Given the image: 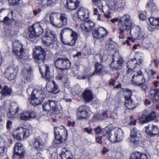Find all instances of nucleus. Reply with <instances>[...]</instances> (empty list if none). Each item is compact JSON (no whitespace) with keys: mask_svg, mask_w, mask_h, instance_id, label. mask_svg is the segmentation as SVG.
<instances>
[{"mask_svg":"<svg viewBox=\"0 0 159 159\" xmlns=\"http://www.w3.org/2000/svg\"><path fill=\"white\" fill-rule=\"evenodd\" d=\"M46 97L45 92L41 90L34 89L31 93V103L34 106L41 103Z\"/></svg>","mask_w":159,"mask_h":159,"instance_id":"nucleus-7","label":"nucleus"},{"mask_svg":"<svg viewBox=\"0 0 159 159\" xmlns=\"http://www.w3.org/2000/svg\"><path fill=\"white\" fill-rule=\"evenodd\" d=\"M142 62V60L139 59L138 61L136 60L135 58L131 59L126 64V66L128 68L127 72L130 73L131 72H134V69L136 68L135 64L136 65H139L141 64Z\"/></svg>","mask_w":159,"mask_h":159,"instance_id":"nucleus-17","label":"nucleus"},{"mask_svg":"<svg viewBox=\"0 0 159 159\" xmlns=\"http://www.w3.org/2000/svg\"><path fill=\"white\" fill-rule=\"evenodd\" d=\"M66 5L69 9L73 10H75L78 6L79 2L66 1Z\"/></svg>","mask_w":159,"mask_h":159,"instance_id":"nucleus-37","label":"nucleus"},{"mask_svg":"<svg viewBox=\"0 0 159 159\" xmlns=\"http://www.w3.org/2000/svg\"><path fill=\"white\" fill-rule=\"evenodd\" d=\"M41 154L40 153H38L36 155L34 156L33 157V159H43V158L41 156Z\"/></svg>","mask_w":159,"mask_h":159,"instance_id":"nucleus-62","label":"nucleus"},{"mask_svg":"<svg viewBox=\"0 0 159 159\" xmlns=\"http://www.w3.org/2000/svg\"><path fill=\"white\" fill-rule=\"evenodd\" d=\"M72 39L70 40V36L63 38V36H60V39L61 42L64 44L68 45L69 46H73L75 44L77 38V34L75 32H73L70 35Z\"/></svg>","mask_w":159,"mask_h":159,"instance_id":"nucleus-14","label":"nucleus"},{"mask_svg":"<svg viewBox=\"0 0 159 159\" xmlns=\"http://www.w3.org/2000/svg\"><path fill=\"white\" fill-rule=\"evenodd\" d=\"M130 159H148V157L147 155L144 153L136 152L132 153Z\"/></svg>","mask_w":159,"mask_h":159,"instance_id":"nucleus-33","label":"nucleus"},{"mask_svg":"<svg viewBox=\"0 0 159 159\" xmlns=\"http://www.w3.org/2000/svg\"><path fill=\"white\" fill-rule=\"evenodd\" d=\"M115 134L117 142L121 141L123 138V132L120 129H118L115 131Z\"/></svg>","mask_w":159,"mask_h":159,"instance_id":"nucleus-36","label":"nucleus"},{"mask_svg":"<svg viewBox=\"0 0 159 159\" xmlns=\"http://www.w3.org/2000/svg\"><path fill=\"white\" fill-rule=\"evenodd\" d=\"M51 110L54 112H57L61 110V107L58 104L56 101H49Z\"/></svg>","mask_w":159,"mask_h":159,"instance_id":"nucleus-34","label":"nucleus"},{"mask_svg":"<svg viewBox=\"0 0 159 159\" xmlns=\"http://www.w3.org/2000/svg\"><path fill=\"white\" fill-rule=\"evenodd\" d=\"M95 70L92 74L89 75L90 77L94 75H100L104 72V69L103 66L99 62H96L94 65Z\"/></svg>","mask_w":159,"mask_h":159,"instance_id":"nucleus-23","label":"nucleus"},{"mask_svg":"<svg viewBox=\"0 0 159 159\" xmlns=\"http://www.w3.org/2000/svg\"><path fill=\"white\" fill-rule=\"evenodd\" d=\"M156 117L155 112L150 110L146 109L142 111L140 119L142 123H144L154 120Z\"/></svg>","mask_w":159,"mask_h":159,"instance_id":"nucleus-10","label":"nucleus"},{"mask_svg":"<svg viewBox=\"0 0 159 159\" xmlns=\"http://www.w3.org/2000/svg\"><path fill=\"white\" fill-rule=\"evenodd\" d=\"M54 135H59L60 136H62L65 134L66 136L67 134L66 130L63 126L56 127L54 128Z\"/></svg>","mask_w":159,"mask_h":159,"instance_id":"nucleus-29","label":"nucleus"},{"mask_svg":"<svg viewBox=\"0 0 159 159\" xmlns=\"http://www.w3.org/2000/svg\"><path fill=\"white\" fill-rule=\"evenodd\" d=\"M43 108L44 111H49L51 110L49 101H47L43 104Z\"/></svg>","mask_w":159,"mask_h":159,"instance_id":"nucleus-48","label":"nucleus"},{"mask_svg":"<svg viewBox=\"0 0 159 159\" xmlns=\"http://www.w3.org/2000/svg\"><path fill=\"white\" fill-rule=\"evenodd\" d=\"M45 1L44 0H37V3L39 4H41L43 7H47L46 5V3H45Z\"/></svg>","mask_w":159,"mask_h":159,"instance_id":"nucleus-57","label":"nucleus"},{"mask_svg":"<svg viewBox=\"0 0 159 159\" xmlns=\"http://www.w3.org/2000/svg\"><path fill=\"white\" fill-rule=\"evenodd\" d=\"M50 22L54 27L60 28L66 25L68 23L67 18L64 14L57 12L51 13L49 16Z\"/></svg>","mask_w":159,"mask_h":159,"instance_id":"nucleus-3","label":"nucleus"},{"mask_svg":"<svg viewBox=\"0 0 159 159\" xmlns=\"http://www.w3.org/2000/svg\"><path fill=\"white\" fill-rule=\"evenodd\" d=\"M4 146L2 145L1 146H0V157L2 156L3 154L4 150Z\"/></svg>","mask_w":159,"mask_h":159,"instance_id":"nucleus-64","label":"nucleus"},{"mask_svg":"<svg viewBox=\"0 0 159 159\" xmlns=\"http://www.w3.org/2000/svg\"><path fill=\"white\" fill-rule=\"evenodd\" d=\"M11 89L7 86H4L1 91V93L3 96L10 95L11 92Z\"/></svg>","mask_w":159,"mask_h":159,"instance_id":"nucleus-38","label":"nucleus"},{"mask_svg":"<svg viewBox=\"0 0 159 159\" xmlns=\"http://www.w3.org/2000/svg\"><path fill=\"white\" fill-rule=\"evenodd\" d=\"M29 120H30L32 118H35L36 116L35 113L34 111H31L30 112H29Z\"/></svg>","mask_w":159,"mask_h":159,"instance_id":"nucleus-61","label":"nucleus"},{"mask_svg":"<svg viewBox=\"0 0 159 159\" xmlns=\"http://www.w3.org/2000/svg\"><path fill=\"white\" fill-rule=\"evenodd\" d=\"M118 9L123 8L125 6V2L123 0H117Z\"/></svg>","mask_w":159,"mask_h":159,"instance_id":"nucleus-54","label":"nucleus"},{"mask_svg":"<svg viewBox=\"0 0 159 159\" xmlns=\"http://www.w3.org/2000/svg\"><path fill=\"white\" fill-rule=\"evenodd\" d=\"M43 43L48 46H53L57 40L56 37H52L49 38H42Z\"/></svg>","mask_w":159,"mask_h":159,"instance_id":"nucleus-32","label":"nucleus"},{"mask_svg":"<svg viewBox=\"0 0 159 159\" xmlns=\"http://www.w3.org/2000/svg\"><path fill=\"white\" fill-rule=\"evenodd\" d=\"M32 72V67L30 65L27 64L25 65L22 69L21 74L27 82L30 81L31 80Z\"/></svg>","mask_w":159,"mask_h":159,"instance_id":"nucleus-15","label":"nucleus"},{"mask_svg":"<svg viewBox=\"0 0 159 159\" xmlns=\"http://www.w3.org/2000/svg\"><path fill=\"white\" fill-rule=\"evenodd\" d=\"M33 56L35 62L39 65V70L41 73L43 70L40 66L44 64V61L45 56V52L41 46L35 47L33 49Z\"/></svg>","mask_w":159,"mask_h":159,"instance_id":"nucleus-5","label":"nucleus"},{"mask_svg":"<svg viewBox=\"0 0 159 159\" xmlns=\"http://www.w3.org/2000/svg\"><path fill=\"white\" fill-rule=\"evenodd\" d=\"M60 156L61 159H72V158L71 152L66 147L62 148Z\"/></svg>","mask_w":159,"mask_h":159,"instance_id":"nucleus-27","label":"nucleus"},{"mask_svg":"<svg viewBox=\"0 0 159 159\" xmlns=\"http://www.w3.org/2000/svg\"><path fill=\"white\" fill-rule=\"evenodd\" d=\"M42 25L39 23L35 24L29 28L28 34L32 41L36 42L38 40L39 37L43 32Z\"/></svg>","mask_w":159,"mask_h":159,"instance_id":"nucleus-6","label":"nucleus"},{"mask_svg":"<svg viewBox=\"0 0 159 159\" xmlns=\"http://www.w3.org/2000/svg\"><path fill=\"white\" fill-rule=\"evenodd\" d=\"M52 86L49 85L47 86V90L50 92L55 94L58 93L60 91L59 86L54 81H52Z\"/></svg>","mask_w":159,"mask_h":159,"instance_id":"nucleus-30","label":"nucleus"},{"mask_svg":"<svg viewBox=\"0 0 159 159\" xmlns=\"http://www.w3.org/2000/svg\"><path fill=\"white\" fill-rule=\"evenodd\" d=\"M150 97L154 102H159V89H152L150 91Z\"/></svg>","mask_w":159,"mask_h":159,"instance_id":"nucleus-26","label":"nucleus"},{"mask_svg":"<svg viewBox=\"0 0 159 159\" xmlns=\"http://www.w3.org/2000/svg\"><path fill=\"white\" fill-rule=\"evenodd\" d=\"M55 0H47L46 2V5L47 7L51 6L53 5Z\"/></svg>","mask_w":159,"mask_h":159,"instance_id":"nucleus-60","label":"nucleus"},{"mask_svg":"<svg viewBox=\"0 0 159 159\" xmlns=\"http://www.w3.org/2000/svg\"><path fill=\"white\" fill-rule=\"evenodd\" d=\"M55 139L54 142L57 144H61L63 143V140L62 136L59 135H54Z\"/></svg>","mask_w":159,"mask_h":159,"instance_id":"nucleus-43","label":"nucleus"},{"mask_svg":"<svg viewBox=\"0 0 159 159\" xmlns=\"http://www.w3.org/2000/svg\"><path fill=\"white\" fill-rule=\"evenodd\" d=\"M12 52L20 59L23 58L24 54V49L23 46L18 40H16L12 43Z\"/></svg>","mask_w":159,"mask_h":159,"instance_id":"nucleus-9","label":"nucleus"},{"mask_svg":"<svg viewBox=\"0 0 159 159\" xmlns=\"http://www.w3.org/2000/svg\"><path fill=\"white\" fill-rule=\"evenodd\" d=\"M73 32H75L73 31L72 30L68 28H65L61 30V32L60 34V36H63L64 34H71V33Z\"/></svg>","mask_w":159,"mask_h":159,"instance_id":"nucleus-45","label":"nucleus"},{"mask_svg":"<svg viewBox=\"0 0 159 159\" xmlns=\"http://www.w3.org/2000/svg\"><path fill=\"white\" fill-rule=\"evenodd\" d=\"M114 42L112 41L111 38L109 39L108 40L107 43L106 45V48L108 49H112L113 47Z\"/></svg>","mask_w":159,"mask_h":159,"instance_id":"nucleus-51","label":"nucleus"},{"mask_svg":"<svg viewBox=\"0 0 159 159\" xmlns=\"http://www.w3.org/2000/svg\"><path fill=\"white\" fill-rule=\"evenodd\" d=\"M97 118L99 120H101L109 117L106 111L100 112L97 115Z\"/></svg>","mask_w":159,"mask_h":159,"instance_id":"nucleus-49","label":"nucleus"},{"mask_svg":"<svg viewBox=\"0 0 159 159\" xmlns=\"http://www.w3.org/2000/svg\"><path fill=\"white\" fill-rule=\"evenodd\" d=\"M94 130L95 132V133L96 134H99L103 133V135H105V134H106L105 132H106V128L103 130H101L100 127L99 126H98L97 128H95Z\"/></svg>","mask_w":159,"mask_h":159,"instance_id":"nucleus-50","label":"nucleus"},{"mask_svg":"<svg viewBox=\"0 0 159 159\" xmlns=\"http://www.w3.org/2000/svg\"><path fill=\"white\" fill-rule=\"evenodd\" d=\"M88 113L86 111V107L82 106L78 108L77 113V117L79 119H85L87 117Z\"/></svg>","mask_w":159,"mask_h":159,"instance_id":"nucleus-24","label":"nucleus"},{"mask_svg":"<svg viewBox=\"0 0 159 159\" xmlns=\"http://www.w3.org/2000/svg\"><path fill=\"white\" fill-rule=\"evenodd\" d=\"M126 17L128 18H129L130 20L131 27L129 32L131 37H129L125 42L123 43L124 44H127L128 46L130 45L129 40H131L133 42H134V39H142L144 35L143 33L141 31L140 27L138 26L134 25L133 21L132 20L130 16L128 14H126Z\"/></svg>","mask_w":159,"mask_h":159,"instance_id":"nucleus-1","label":"nucleus"},{"mask_svg":"<svg viewBox=\"0 0 159 159\" xmlns=\"http://www.w3.org/2000/svg\"><path fill=\"white\" fill-rule=\"evenodd\" d=\"M45 78L47 80H50L52 77L51 75L50 74V70L48 66L45 65Z\"/></svg>","mask_w":159,"mask_h":159,"instance_id":"nucleus-46","label":"nucleus"},{"mask_svg":"<svg viewBox=\"0 0 159 159\" xmlns=\"http://www.w3.org/2000/svg\"><path fill=\"white\" fill-rule=\"evenodd\" d=\"M147 6L150 8H151L152 9L155 10L156 8V7L153 2L151 0L150 1L149 3L147 5Z\"/></svg>","mask_w":159,"mask_h":159,"instance_id":"nucleus-56","label":"nucleus"},{"mask_svg":"<svg viewBox=\"0 0 159 159\" xmlns=\"http://www.w3.org/2000/svg\"><path fill=\"white\" fill-rule=\"evenodd\" d=\"M117 0L111 1L108 4L109 8L113 11H116L118 9Z\"/></svg>","mask_w":159,"mask_h":159,"instance_id":"nucleus-40","label":"nucleus"},{"mask_svg":"<svg viewBox=\"0 0 159 159\" xmlns=\"http://www.w3.org/2000/svg\"><path fill=\"white\" fill-rule=\"evenodd\" d=\"M93 2L96 5H97L99 8L102 11L104 12L102 8H103L102 3L101 0H92Z\"/></svg>","mask_w":159,"mask_h":159,"instance_id":"nucleus-47","label":"nucleus"},{"mask_svg":"<svg viewBox=\"0 0 159 159\" xmlns=\"http://www.w3.org/2000/svg\"><path fill=\"white\" fill-rule=\"evenodd\" d=\"M15 68L13 66L8 67L4 73L5 77L9 80H14L16 77V72H15Z\"/></svg>","mask_w":159,"mask_h":159,"instance_id":"nucleus-21","label":"nucleus"},{"mask_svg":"<svg viewBox=\"0 0 159 159\" xmlns=\"http://www.w3.org/2000/svg\"><path fill=\"white\" fill-rule=\"evenodd\" d=\"M20 0H10V4L11 5H18Z\"/></svg>","mask_w":159,"mask_h":159,"instance_id":"nucleus-58","label":"nucleus"},{"mask_svg":"<svg viewBox=\"0 0 159 159\" xmlns=\"http://www.w3.org/2000/svg\"><path fill=\"white\" fill-rule=\"evenodd\" d=\"M94 24L93 22L87 21L81 24L80 28L82 31L84 32L91 31L94 28Z\"/></svg>","mask_w":159,"mask_h":159,"instance_id":"nucleus-19","label":"nucleus"},{"mask_svg":"<svg viewBox=\"0 0 159 159\" xmlns=\"http://www.w3.org/2000/svg\"><path fill=\"white\" fill-rule=\"evenodd\" d=\"M125 105L129 109H133L134 108V105L132 102V100L131 99L125 100Z\"/></svg>","mask_w":159,"mask_h":159,"instance_id":"nucleus-44","label":"nucleus"},{"mask_svg":"<svg viewBox=\"0 0 159 159\" xmlns=\"http://www.w3.org/2000/svg\"><path fill=\"white\" fill-rule=\"evenodd\" d=\"M20 119L22 120H29V111H25L20 113Z\"/></svg>","mask_w":159,"mask_h":159,"instance_id":"nucleus-42","label":"nucleus"},{"mask_svg":"<svg viewBox=\"0 0 159 159\" xmlns=\"http://www.w3.org/2000/svg\"><path fill=\"white\" fill-rule=\"evenodd\" d=\"M20 109L17 106L12 105L10 108L9 112L7 114V117L10 118H17L19 117L18 112Z\"/></svg>","mask_w":159,"mask_h":159,"instance_id":"nucleus-20","label":"nucleus"},{"mask_svg":"<svg viewBox=\"0 0 159 159\" xmlns=\"http://www.w3.org/2000/svg\"><path fill=\"white\" fill-rule=\"evenodd\" d=\"M84 8L81 7L79 8L77 12V16L79 19L84 21L88 19L89 17L88 12Z\"/></svg>","mask_w":159,"mask_h":159,"instance_id":"nucleus-22","label":"nucleus"},{"mask_svg":"<svg viewBox=\"0 0 159 159\" xmlns=\"http://www.w3.org/2000/svg\"><path fill=\"white\" fill-rule=\"evenodd\" d=\"M151 25L155 27H159V18L152 17L148 19Z\"/></svg>","mask_w":159,"mask_h":159,"instance_id":"nucleus-39","label":"nucleus"},{"mask_svg":"<svg viewBox=\"0 0 159 159\" xmlns=\"http://www.w3.org/2000/svg\"><path fill=\"white\" fill-rule=\"evenodd\" d=\"M23 132H25L23 134V139H25L28 137L30 134L29 130L21 127L14 131L12 134L14 138L17 140H21L22 139V137L20 134L23 133Z\"/></svg>","mask_w":159,"mask_h":159,"instance_id":"nucleus-12","label":"nucleus"},{"mask_svg":"<svg viewBox=\"0 0 159 159\" xmlns=\"http://www.w3.org/2000/svg\"><path fill=\"white\" fill-rule=\"evenodd\" d=\"M3 111V108L2 107L0 106V129H2L3 128V124L4 121L2 119V118Z\"/></svg>","mask_w":159,"mask_h":159,"instance_id":"nucleus-52","label":"nucleus"},{"mask_svg":"<svg viewBox=\"0 0 159 159\" xmlns=\"http://www.w3.org/2000/svg\"><path fill=\"white\" fill-rule=\"evenodd\" d=\"M145 78L141 70H139L132 76L131 84L134 86H140L145 83Z\"/></svg>","mask_w":159,"mask_h":159,"instance_id":"nucleus-8","label":"nucleus"},{"mask_svg":"<svg viewBox=\"0 0 159 159\" xmlns=\"http://www.w3.org/2000/svg\"><path fill=\"white\" fill-rule=\"evenodd\" d=\"M54 64L57 70L58 75L56 78L60 80L65 78V75L64 74V70L69 69L71 66V63L68 59L63 58H58L54 61Z\"/></svg>","mask_w":159,"mask_h":159,"instance_id":"nucleus-2","label":"nucleus"},{"mask_svg":"<svg viewBox=\"0 0 159 159\" xmlns=\"http://www.w3.org/2000/svg\"><path fill=\"white\" fill-rule=\"evenodd\" d=\"M75 122L74 121H71L69 120L68 121V125L69 127H73L75 125Z\"/></svg>","mask_w":159,"mask_h":159,"instance_id":"nucleus-63","label":"nucleus"},{"mask_svg":"<svg viewBox=\"0 0 159 159\" xmlns=\"http://www.w3.org/2000/svg\"><path fill=\"white\" fill-rule=\"evenodd\" d=\"M95 57L97 61H100L101 62H102L103 61V57L101 54H97Z\"/></svg>","mask_w":159,"mask_h":159,"instance_id":"nucleus-59","label":"nucleus"},{"mask_svg":"<svg viewBox=\"0 0 159 159\" xmlns=\"http://www.w3.org/2000/svg\"><path fill=\"white\" fill-rule=\"evenodd\" d=\"M145 128L146 133L150 136L155 137L159 134V128L156 125H149Z\"/></svg>","mask_w":159,"mask_h":159,"instance_id":"nucleus-16","label":"nucleus"},{"mask_svg":"<svg viewBox=\"0 0 159 159\" xmlns=\"http://www.w3.org/2000/svg\"><path fill=\"white\" fill-rule=\"evenodd\" d=\"M84 100L87 102H90L93 98V93L90 90H85L82 93Z\"/></svg>","mask_w":159,"mask_h":159,"instance_id":"nucleus-31","label":"nucleus"},{"mask_svg":"<svg viewBox=\"0 0 159 159\" xmlns=\"http://www.w3.org/2000/svg\"><path fill=\"white\" fill-rule=\"evenodd\" d=\"M137 120L136 119H134L133 116H131L129 118V125H136Z\"/></svg>","mask_w":159,"mask_h":159,"instance_id":"nucleus-55","label":"nucleus"},{"mask_svg":"<svg viewBox=\"0 0 159 159\" xmlns=\"http://www.w3.org/2000/svg\"><path fill=\"white\" fill-rule=\"evenodd\" d=\"M130 138V141L134 144H139L142 139L139 131L136 128H133L131 131Z\"/></svg>","mask_w":159,"mask_h":159,"instance_id":"nucleus-13","label":"nucleus"},{"mask_svg":"<svg viewBox=\"0 0 159 159\" xmlns=\"http://www.w3.org/2000/svg\"><path fill=\"white\" fill-rule=\"evenodd\" d=\"M92 34L94 38L101 39L106 36L108 32L104 28L100 27L97 30H93Z\"/></svg>","mask_w":159,"mask_h":159,"instance_id":"nucleus-18","label":"nucleus"},{"mask_svg":"<svg viewBox=\"0 0 159 159\" xmlns=\"http://www.w3.org/2000/svg\"><path fill=\"white\" fill-rule=\"evenodd\" d=\"M130 20L129 18H128L126 17V14L120 18L118 24L119 34V37L120 39H123L125 37V31L129 32L130 30L131 26Z\"/></svg>","mask_w":159,"mask_h":159,"instance_id":"nucleus-4","label":"nucleus"},{"mask_svg":"<svg viewBox=\"0 0 159 159\" xmlns=\"http://www.w3.org/2000/svg\"><path fill=\"white\" fill-rule=\"evenodd\" d=\"M33 144L34 148L37 151L42 150L45 146L44 143L41 139L34 138Z\"/></svg>","mask_w":159,"mask_h":159,"instance_id":"nucleus-25","label":"nucleus"},{"mask_svg":"<svg viewBox=\"0 0 159 159\" xmlns=\"http://www.w3.org/2000/svg\"><path fill=\"white\" fill-rule=\"evenodd\" d=\"M106 135H107V137L108 139L111 142H117L116 138L114 133L113 135H112L109 132H106Z\"/></svg>","mask_w":159,"mask_h":159,"instance_id":"nucleus-41","label":"nucleus"},{"mask_svg":"<svg viewBox=\"0 0 159 159\" xmlns=\"http://www.w3.org/2000/svg\"><path fill=\"white\" fill-rule=\"evenodd\" d=\"M115 61L114 58H113V61L110 64L111 67L113 70H116L120 69L123 64V59L121 58L119 59L117 61L116 63H115L114 62Z\"/></svg>","mask_w":159,"mask_h":159,"instance_id":"nucleus-28","label":"nucleus"},{"mask_svg":"<svg viewBox=\"0 0 159 159\" xmlns=\"http://www.w3.org/2000/svg\"><path fill=\"white\" fill-rule=\"evenodd\" d=\"M56 37V34L54 31H52L51 30L47 29L46 30L44 36L42 38L47 39Z\"/></svg>","mask_w":159,"mask_h":159,"instance_id":"nucleus-35","label":"nucleus"},{"mask_svg":"<svg viewBox=\"0 0 159 159\" xmlns=\"http://www.w3.org/2000/svg\"><path fill=\"white\" fill-rule=\"evenodd\" d=\"M25 152V150L22 144L19 142L16 143L14 146L13 159H20L23 157Z\"/></svg>","mask_w":159,"mask_h":159,"instance_id":"nucleus-11","label":"nucleus"},{"mask_svg":"<svg viewBox=\"0 0 159 159\" xmlns=\"http://www.w3.org/2000/svg\"><path fill=\"white\" fill-rule=\"evenodd\" d=\"M132 92L129 90H127L125 92L124 95L125 100L131 99V97L132 95Z\"/></svg>","mask_w":159,"mask_h":159,"instance_id":"nucleus-53","label":"nucleus"}]
</instances>
